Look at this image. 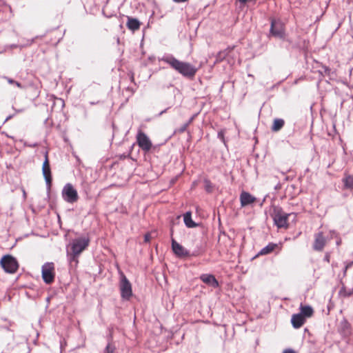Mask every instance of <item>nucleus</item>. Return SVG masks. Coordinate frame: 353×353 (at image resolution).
<instances>
[{"label": "nucleus", "instance_id": "423d86ee", "mask_svg": "<svg viewBox=\"0 0 353 353\" xmlns=\"http://www.w3.org/2000/svg\"><path fill=\"white\" fill-rule=\"evenodd\" d=\"M290 214H287L281 210H278L274 215V222L279 228H287L288 227V219Z\"/></svg>", "mask_w": 353, "mask_h": 353}, {"label": "nucleus", "instance_id": "c9c22d12", "mask_svg": "<svg viewBox=\"0 0 353 353\" xmlns=\"http://www.w3.org/2000/svg\"><path fill=\"white\" fill-rule=\"evenodd\" d=\"M90 103H91L92 105L95 104V103H94V102H91Z\"/></svg>", "mask_w": 353, "mask_h": 353}, {"label": "nucleus", "instance_id": "f257e3e1", "mask_svg": "<svg viewBox=\"0 0 353 353\" xmlns=\"http://www.w3.org/2000/svg\"><path fill=\"white\" fill-rule=\"evenodd\" d=\"M159 60L168 64L185 77L192 78L196 72V68L191 63L179 61L170 54H165Z\"/></svg>", "mask_w": 353, "mask_h": 353}, {"label": "nucleus", "instance_id": "dca6fc26", "mask_svg": "<svg viewBox=\"0 0 353 353\" xmlns=\"http://www.w3.org/2000/svg\"><path fill=\"white\" fill-rule=\"evenodd\" d=\"M0 79L6 80L8 82V83L13 88H17L19 90H25L26 88V86L23 84H22L18 81L14 80L11 77L5 75H1L0 76Z\"/></svg>", "mask_w": 353, "mask_h": 353}, {"label": "nucleus", "instance_id": "4468645a", "mask_svg": "<svg viewBox=\"0 0 353 353\" xmlns=\"http://www.w3.org/2000/svg\"><path fill=\"white\" fill-rule=\"evenodd\" d=\"M305 322V319L300 314H294L291 319V323L294 328L301 327Z\"/></svg>", "mask_w": 353, "mask_h": 353}, {"label": "nucleus", "instance_id": "c756f323", "mask_svg": "<svg viewBox=\"0 0 353 353\" xmlns=\"http://www.w3.org/2000/svg\"><path fill=\"white\" fill-rule=\"evenodd\" d=\"M352 263H353V262H350V263H347L345 267L346 268V269H348L352 266Z\"/></svg>", "mask_w": 353, "mask_h": 353}, {"label": "nucleus", "instance_id": "a211bd4d", "mask_svg": "<svg viewBox=\"0 0 353 353\" xmlns=\"http://www.w3.org/2000/svg\"><path fill=\"white\" fill-rule=\"evenodd\" d=\"M314 310L312 307L310 305H303L300 306V314L306 319L307 318H310L312 316Z\"/></svg>", "mask_w": 353, "mask_h": 353}, {"label": "nucleus", "instance_id": "0eeeda50", "mask_svg": "<svg viewBox=\"0 0 353 353\" xmlns=\"http://www.w3.org/2000/svg\"><path fill=\"white\" fill-rule=\"evenodd\" d=\"M119 287L121 297L123 299L128 300L132 295V286L124 275H122Z\"/></svg>", "mask_w": 353, "mask_h": 353}, {"label": "nucleus", "instance_id": "ddd939ff", "mask_svg": "<svg viewBox=\"0 0 353 353\" xmlns=\"http://www.w3.org/2000/svg\"><path fill=\"white\" fill-rule=\"evenodd\" d=\"M256 201V198L247 192H242L240 194V202L241 207L252 204Z\"/></svg>", "mask_w": 353, "mask_h": 353}, {"label": "nucleus", "instance_id": "f704fd0d", "mask_svg": "<svg viewBox=\"0 0 353 353\" xmlns=\"http://www.w3.org/2000/svg\"><path fill=\"white\" fill-rule=\"evenodd\" d=\"M325 260H326V261H329V256H325Z\"/></svg>", "mask_w": 353, "mask_h": 353}, {"label": "nucleus", "instance_id": "6e6552de", "mask_svg": "<svg viewBox=\"0 0 353 353\" xmlns=\"http://www.w3.org/2000/svg\"><path fill=\"white\" fill-rule=\"evenodd\" d=\"M42 173L46 181L47 188L50 190L52 185V174L47 152L45 154V161L43 163Z\"/></svg>", "mask_w": 353, "mask_h": 353}, {"label": "nucleus", "instance_id": "b1692460", "mask_svg": "<svg viewBox=\"0 0 353 353\" xmlns=\"http://www.w3.org/2000/svg\"><path fill=\"white\" fill-rule=\"evenodd\" d=\"M115 350L114 346L111 345L110 343L106 346L103 353H112Z\"/></svg>", "mask_w": 353, "mask_h": 353}, {"label": "nucleus", "instance_id": "7c9ffc66", "mask_svg": "<svg viewBox=\"0 0 353 353\" xmlns=\"http://www.w3.org/2000/svg\"><path fill=\"white\" fill-rule=\"evenodd\" d=\"M57 100L61 103V105H62V106H63V105H64V101H63L62 99H58Z\"/></svg>", "mask_w": 353, "mask_h": 353}, {"label": "nucleus", "instance_id": "72a5a7b5", "mask_svg": "<svg viewBox=\"0 0 353 353\" xmlns=\"http://www.w3.org/2000/svg\"><path fill=\"white\" fill-rule=\"evenodd\" d=\"M347 270V269H346V268L345 267V268H344V270H343V274H344V275H345Z\"/></svg>", "mask_w": 353, "mask_h": 353}, {"label": "nucleus", "instance_id": "6ab92c4d", "mask_svg": "<svg viewBox=\"0 0 353 353\" xmlns=\"http://www.w3.org/2000/svg\"><path fill=\"white\" fill-rule=\"evenodd\" d=\"M183 221L185 225L189 228H192L197 225V224L192 219V214L190 212H187L184 214Z\"/></svg>", "mask_w": 353, "mask_h": 353}, {"label": "nucleus", "instance_id": "f03ea898", "mask_svg": "<svg viewBox=\"0 0 353 353\" xmlns=\"http://www.w3.org/2000/svg\"><path fill=\"white\" fill-rule=\"evenodd\" d=\"M90 239L88 236L79 237L73 239L70 245L72 250L70 260L77 263L79 255L89 245Z\"/></svg>", "mask_w": 353, "mask_h": 353}, {"label": "nucleus", "instance_id": "412c9836", "mask_svg": "<svg viewBox=\"0 0 353 353\" xmlns=\"http://www.w3.org/2000/svg\"><path fill=\"white\" fill-rule=\"evenodd\" d=\"M284 120L282 119H275L273 122V125L271 128L273 132H278L280 130L284 125Z\"/></svg>", "mask_w": 353, "mask_h": 353}, {"label": "nucleus", "instance_id": "bb28decb", "mask_svg": "<svg viewBox=\"0 0 353 353\" xmlns=\"http://www.w3.org/2000/svg\"><path fill=\"white\" fill-rule=\"evenodd\" d=\"M188 125V123H185V124L183 125L180 128H179L177 130V131L180 133L183 132L184 131L186 130Z\"/></svg>", "mask_w": 353, "mask_h": 353}, {"label": "nucleus", "instance_id": "20e7f679", "mask_svg": "<svg viewBox=\"0 0 353 353\" xmlns=\"http://www.w3.org/2000/svg\"><path fill=\"white\" fill-rule=\"evenodd\" d=\"M61 194L63 200L70 203L76 202L79 198L77 191L70 183L65 185L62 190Z\"/></svg>", "mask_w": 353, "mask_h": 353}, {"label": "nucleus", "instance_id": "393cba45", "mask_svg": "<svg viewBox=\"0 0 353 353\" xmlns=\"http://www.w3.org/2000/svg\"><path fill=\"white\" fill-rule=\"evenodd\" d=\"M225 52H220L216 57V61H221L222 59L225 58Z\"/></svg>", "mask_w": 353, "mask_h": 353}, {"label": "nucleus", "instance_id": "1a4fd4ad", "mask_svg": "<svg viewBox=\"0 0 353 353\" xmlns=\"http://www.w3.org/2000/svg\"><path fill=\"white\" fill-rule=\"evenodd\" d=\"M139 146L145 152H148L152 148V142L149 137L143 132L139 131L137 135Z\"/></svg>", "mask_w": 353, "mask_h": 353}, {"label": "nucleus", "instance_id": "c85d7f7f", "mask_svg": "<svg viewBox=\"0 0 353 353\" xmlns=\"http://www.w3.org/2000/svg\"><path fill=\"white\" fill-rule=\"evenodd\" d=\"M283 353H296V352L292 349H285L283 350Z\"/></svg>", "mask_w": 353, "mask_h": 353}, {"label": "nucleus", "instance_id": "7ed1b4c3", "mask_svg": "<svg viewBox=\"0 0 353 353\" xmlns=\"http://www.w3.org/2000/svg\"><path fill=\"white\" fill-rule=\"evenodd\" d=\"M0 264L4 271L10 274L16 272L19 268L17 259L9 254L5 255L1 258Z\"/></svg>", "mask_w": 353, "mask_h": 353}, {"label": "nucleus", "instance_id": "f3484780", "mask_svg": "<svg viewBox=\"0 0 353 353\" xmlns=\"http://www.w3.org/2000/svg\"><path fill=\"white\" fill-rule=\"evenodd\" d=\"M126 26L129 30L135 31L139 29L141 23L138 19L128 17Z\"/></svg>", "mask_w": 353, "mask_h": 353}, {"label": "nucleus", "instance_id": "2eb2a0df", "mask_svg": "<svg viewBox=\"0 0 353 353\" xmlns=\"http://www.w3.org/2000/svg\"><path fill=\"white\" fill-rule=\"evenodd\" d=\"M200 279L203 283L208 284L209 285L213 288H216L219 285L218 281H216L215 277L212 274H202Z\"/></svg>", "mask_w": 353, "mask_h": 353}, {"label": "nucleus", "instance_id": "a878e982", "mask_svg": "<svg viewBox=\"0 0 353 353\" xmlns=\"http://www.w3.org/2000/svg\"><path fill=\"white\" fill-rule=\"evenodd\" d=\"M205 188L207 192H211L212 191V185L211 183L209 181H205Z\"/></svg>", "mask_w": 353, "mask_h": 353}, {"label": "nucleus", "instance_id": "2f4dec72", "mask_svg": "<svg viewBox=\"0 0 353 353\" xmlns=\"http://www.w3.org/2000/svg\"><path fill=\"white\" fill-rule=\"evenodd\" d=\"M12 115L8 116V117L6 119L5 122H6V121H8L9 119H10L12 118Z\"/></svg>", "mask_w": 353, "mask_h": 353}, {"label": "nucleus", "instance_id": "4be33fe9", "mask_svg": "<svg viewBox=\"0 0 353 353\" xmlns=\"http://www.w3.org/2000/svg\"><path fill=\"white\" fill-rule=\"evenodd\" d=\"M345 189H353V176L347 174L342 179Z\"/></svg>", "mask_w": 353, "mask_h": 353}, {"label": "nucleus", "instance_id": "9b49d317", "mask_svg": "<svg viewBox=\"0 0 353 353\" xmlns=\"http://www.w3.org/2000/svg\"><path fill=\"white\" fill-rule=\"evenodd\" d=\"M271 34L278 38L282 39L284 37L285 32L283 23L276 20H272L270 27Z\"/></svg>", "mask_w": 353, "mask_h": 353}, {"label": "nucleus", "instance_id": "f8f14e48", "mask_svg": "<svg viewBox=\"0 0 353 353\" xmlns=\"http://www.w3.org/2000/svg\"><path fill=\"white\" fill-rule=\"evenodd\" d=\"M172 249L173 252L179 257L188 256L190 254L189 251L185 249L174 239H172Z\"/></svg>", "mask_w": 353, "mask_h": 353}, {"label": "nucleus", "instance_id": "39448f33", "mask_svg": "<svg viewBox=\"0 0 353 353\" xmlns=\"http://www.w3.org/2000/svg\"><path fill=\"white\" fill-rule=\"evenodd\" d=\"M54 264L53 263H46L41 269L42 278L43 281L47 283H51L54 279Z\"/></svg>", "mask_w": 353, "mask_h": 353}, {"label": "nucleus", "instance_id": "cd10ccee", "mask_svg": "<svg viewBox=\"0 0 353 353\" xmlns=\"http://www.w3.org/2000/svg\"><path fill=\"white\" fill-rule=\"evenodd\" d=\"M151 238V234L150 233H147L144 235V241L145 243H148L150 242Z\"/></svg>", "mask_w": 353, "mask_h": 353}, {"label": "nucleus", "instance_id": "aec40b11", "mask_svg": "<svg viewBox=\"0 0 353 353\" xmlns=\"http://www.w3.org/2000/svg\"><path fill=\"white\" fill-rule=\"evenodd\" d=\"M277 247L278 244L270 243L268 245H267L265 247L261 250L259 254L261 255L270 254L272 251H274Z\"/></svg>", "mask_w": 353, "mask_h": 353}, {"label": "nucleus", "instance_id": "473e14b6", "mask_svg": "<svg viewBox=\"0 0 353 353\" xmlns=\"http://www.w3.org/2000/svg\"><path fill=\"white\" fill-rule=\"evenodd\" d=\"M166 111H167V109H165V110H164L161 111V112L159 113V115L163 114V113H165Z\"/></svg>", "mask_w": 353, "mask_h": 353}, {"label": "nucleus", "instance_id": "9d476101", "mask_svg": "<svg viewBox=\"0 0 353 353\" xmlns=\"http://www.w3.org/2000/svg\"><path fill=\"white\" fill-rule=\"evenodd\" d=\"M328 240V238L325 237L322 232L316 233L314 234L313 249L316 251H322Z\"/></svg>", "mask_w": 353, "mask_h": 353}, {"label": "nucleus", "instance_id": "5701e85b", "mask_svg": "<svg viewBox=\"0 0 353 353\" xmlns=\"http://www.w3.org/2000/svg\"><path fill=\"white\" fill-rule=\"evenodd\" d=\"M353 294V287L347 288L346 286H342L339 291V295L343 297L350 296Z\"/></svg>", "mask_w": 353, "mask_h": 353}]
</instances>
